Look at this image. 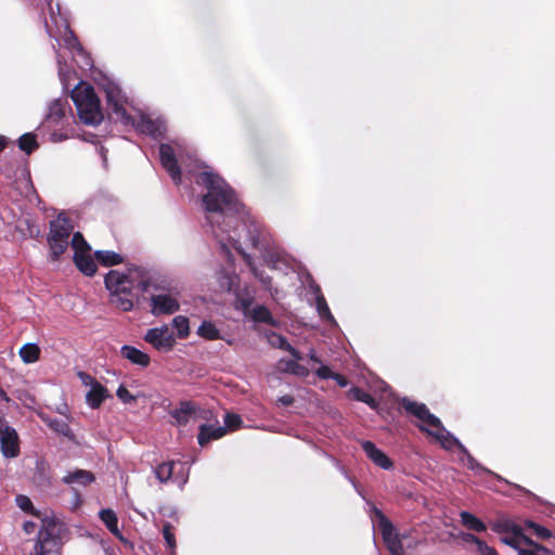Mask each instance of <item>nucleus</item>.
I'll return each mask as SVG.
<instances>
[{"label":"nucleus","mask_w":555,"mask_h":555,"mask_svg":"<svg viewBox=\"0 0 555 555\" xmlns=\"http://www.w3.org/2000/svg\"><path fill=\"white\" fill-rule=\"evenodd\" d=\"M317 375L322 379H332L334 373L326 365H321L317 371Z\"/></svg>","instance_id":"47"},{"label":"nucleus","mask_w":555,"mask_h":555,"mask_svg":"<svg viewBox=\"0 0 555 555\" xmlns=\"http://www.w3.org/2000/svg\"><path fill=\"white\" fill-rule=\"evenodd\" d=\"M43 420L47 423V425L51 429L56 431L57 434L70 439V440L75 439V435L68 425V421L57 420V418H43Z\"/></svg>","instance_id":"27"},{"label":"nucleus","mask_w":555,"mask_h":555,"mask_svg":"<svg viewBox=\"0 0 555 555\" xmlns=\"http://www.w3.org/2000/svg\"><path fill=\"white\" fill-rule=\"evenodd\" d=\"M362 449L367 455V457L377 466L383 469H390L392 467L391 460L379 450L373 442L363 441Z\"/></svg>","instance_id":"16"},{"label":"nucleus","mask_w":555,"mask_h":555,"mask_svg":"<svg viewBox=\"0 0 555 555\" xmlns=\"http://www.w3.org/2000/svg\"><path fill=\"white\" fill-rule=\"evenodd\" d=\"M227 434V428L223 426L206 425L199 426L197 441L201 446H205L211 440L219 439Z\"/></svg>","instance_id":"19"},{"label":"nucleus","mask_w":555,"mask_h":555,"mask_svg":"<svg viewBox=\"0 0 555 555\" xmlns=\"http://www.w3.org/2000/svg\"><path fill=\"white\" fill-rule=\"evenodd\" d=\"M151 313L155 317L173 314L180 309V302L176 295L160 292L150 298Z\"/></svg>","instance_id":"14"},{"label":"nucleus","mask_w":555,"mask_h":555,"mask_svg":"<svg viewBox=\"0 0 555 555\" xmlns=\"http://www.w3.org/2000/svg\"><path fill=\"white\" fill-rule=\"evenodd\" d=\"M70 244L74 249L75 264L85 275L92 276L96 272V263L89 244L79 232L74 233Z\"/></svg>","instance_id":"11"},{"label":"nucleus","mask_w":555,"mask_h":555,"mask_svg":"<svg viewBox=\"0 0 555 555\" xmlns=\"http://www.w3.org/2000/svg\"><path fill=\"white\" fill-rule=\"evenodd\" d=\"M78 377L80 379V382L86 386V387H89L92 388L94 385H96L99 382L93 378L90 374L86 373V372H78Z\"/></svg>","instance_id":"45"},{"label":"nucleus","mask_w":555,"mask_h":555,"mask_svg":"<svg viewBox=\"0 0 555 555\" xmlns=\"http://www.w3.org/2000/svg\"><path fill=\"white\" fill-rule=\"evenodd\" d=\"M81 502H82V500H81V496L78 493V491H74V498H73V502H72L73 508L79 507Z\"/></svg>","instance_id":"53"},{"label":"nucleus","mask_w":555,"mask_h":555,"mask_svg":"<svg viewBox=\"0 0 555 555\" xmlns=\"http://www.w3.org/2000/svg\"><path fill=\"white\" fill-rule=\"evenodd\" d=\"M38 540L31 555H61L60 531L62 524L54 517L42 518Z\"/></svg>","instance_id":"9"},{"label":"nucleus","mask_w":555,"mask_h":555,"mask_svg":"<svg viewBox=\"0 0 555 555\" xmlns=\"http://www.w3.org/2000/svg\"><path fill=\"white\" fill-rule=\"evenodd\" d=\"M47 1V10L50 16V21L44 18L46 29L51 38H54L59 46L67 48L77 63L81 68H89L92 66L91 57L83 51L82 47L78 42V39L74 33L69 29V25L66 18L61 14L59 4L56 11L52 5V0Z\"/></svg>","instance_id":"5"},{"label":"nucleus","mask_w":555,"mask_h":555,"mask_svg":"<svg viewBox=\"0 0 555 555\" xmlns=\"http://www.w3.org/2000/svg\"><path fill=\"white\" fill-rule=\"evenodd\" d=\"M18 146L22 151L30 154L38 146L36 137L33 133L23 134L18 140Z\"/></svg>","instance_id":"36"},{"label":"nucleus","mask_w":555,"mask_h":555,"mask_svg":"<svg viewBox=\"0 0 555 555\" xmlns=\"http://www.w3.org/2000/svg\"><path fill=\"white\" fill-rule=\"evenodd\" d=\"M401 405L418 420L417 425L420 429L434 437L443 449L452 450L453 448H457L461 452V462L465 464L469 469L474 470L476 474H492L469 454L467 449L443 427L441 421L431 414L425 404L411 401L408 398H403Z\"/></svg>","instance_id":"2"},{"label":"nucleus","mask_w":555,"mask_h":555,"mask_svg":"<svg viewBox=\"0 0 555 555\" xmlns=\"http://www.w3.org/2000/svg\"><path fill=\"white\" fill-rule=\"evenodd\" d=\"M332 379L336 380V383L340 387H346L348 385V382H347L346 377L340 375V374L334 373Z\"/></svg>","instance_id":"51"},{"label":"nucleus","mask_w":555,"mask_h":555,"mask_svg":"<svg viewBox=\"0 0 555 555\" xmlns=\"http://www.w3.org/2000/svg\"><path fill=\"white\" fill-rule=\"evenodd\" d=\"M196 183L206 189L203 195L206 220L227 256H230V246L245 258L244 244L258 249L264 247L266 233L261 224L249 216L235 192L219 175L204 170L196 177Z\"/></svg>","instance_id":"1"},{"label":"nucleus","mask_w":555,"mask_h":555,"mask_svg":"<svg viewBox=\"0 0 555 555\" xmlns=\"http://www.w3.org/2000/svg\"><path fill=\"white\" fill-rule=\"evenodd\" d=\"M299 360H296L295 358L293 360H285L281 359L279 361L278 367L282 372L292 373L297 376H308L309 370L298 363Z\"/></svg>","instance_id":"24"},{"label":"nucleus","mask_w":555,"mask_h":555,"mask_svg":"<svg viewBox=\"0 0 555 555\" xmlns=\"http://www.w3.org/2000/svg\"><path fill=\"white\" fill-rule=\"evenodd\" d=\"M153 275L149 270L134 267L120 272L111 270L105 276V286L111 293V302L122 311L133 308V289L146 293L152 285Z\"/></svg>","instance_id":"3"},{"label":"nucleus","mask_w":555,"mask_h":555,"mask_svg":"<svg viewBox=\"0 0 555 555\" xmlns=\"http://www.w3.org/2000/svg\"><path fill=\"white\" fill-rule=\"evenodd\" d=\"M267 262L272 269L281 272H286L287 269L291 268L287 259L280 254H269L267 256Z\"/></svg>","instance_id":"33"},{"label":"nucleus","mask_w":555,"mask_h":555,"mask_svg":"<svg viewBox=\"0 0 555 555\" xmlns=\"http://www.w3.org/2000/svg\"><path fill=\"white\" fill-rule=\"evenodd\" d=\"M372 524L379 529L391 555H404V547L411 548L417 545V541L410 534L399 533L391 521L375 506L372 507Z\"/></svg>","instance_id":"6"},{"label":"nucleus","mask_w":555,"mask_h":555,"mask_svg":"<svg viewBox=\"0 0 555 555\" xmlns=\"http://www.w3.org/2000/svg\"><path fill=\"white\" fill-rule=\"evenodd\" d=\"M525 525H526L528 528L532 529V530L538 526V524H535V522H533V521H531V520H527V521L525 522Z\"/></svg>","instance_id":"60"},{"label":"nucleus","mask_w":555,"mask_h":555,"mask_svg":"<svg viewBox=\"0 0 555 555\" xmlns=\"http://www.w3.org/2000/svg\"><path fill=\"white\" fill-rule=\"evenodd\" d=\"M72 231L73 225L63 214L59 215L55 220L51 221L48 242L53 260H57L67 249Z\"/></svg>","instance_id":"10"},{"label":"nucleus","mask_w":555,"mask_h":555,"mask_svg":"<svg viewBox=\"0 0 555 555\" xmlns=\"http://www.w3.org/2000/svg\"><path fill=\"white\" fill-rule=\"evenodd\" d=\"M268 340H269L270 345H272L273 347L288 351L292 354V357L295 358L296 360L302 359L301 353L297 349H295L293 346H291L287 343V340L285 339V337H283L279 334H275V333H271L268 336Z\"/></svg>","instance_id":"26"},{"label":"nucleus","mask_w":555,"mask_h":555,"mask_svg":"<svg viewBox=\"0 0 555 555\" xmlns=\"http://www.w3.org/2000/svg\"><path fill=\"white\" fill-rule=\"evenodd\" d=\"M163 535L166 541V544L171 550V553H175L176 548V538L172 532V526L170 524H166L163 528Z\"/></svg>","instance_id":"39"},{"label":"nucleus","mask_w":555,"mask_h":555,"mask_svg":"<svg viewBox=\"0 0 555 555\" xmlns=\"http://www.w3.org/2000/svg\"><path fill=\"white\" fill-rule=\"evenodd\" d=\"M175 466H176V463L175 462H166V463H163L160 465H158L155 469V474H156V477L157 479L160 481V482H166L168 481L172 475H173V472H175Z\"/></svg>","instance_id":"34"},{"label":"nucleus","mask_w":555,"mask_h":555,"mask_svg":"<svg viewBox=\"0 0 555 555\" xmlns=\"http://www.w3.org/2000/svg\"><path fill=\"white\" fill-rule=\"evenodd\" d=\"M15 502L22 511L35 514L33 503L28 496L20 494L16 496Z\"/></svg>","instance_id":"41"},{"label":"nucleus","mask_w":555,"mask_h":555,"mask_svg":"<svg viewBox=\"0 0 555 555\" xmlns=\"http://www.w3.org/2000/svg\"><path fill=\"white\" fill-rule=\"evenodd\" d=\"M41 349L35 343H27L18 350V356L25 364H34L40 360Z\"/></svg>","instance_id":"22"},{"label":"nucleus","mask_w":555,"mask_h":555,"mask_svg":"<svg viewBox=\"0 0 555 555\" xmlns=\"http://www.w3.org/2000/svg\"><path fill=\"white\" fill-rule=\"evenodd\" d=\"M519 555H537V553L533 550H524L519 551Z\"/></svg>","instance_id":"59"},{"label":"nucleus","mask_w":555,"mask_h":555,"mask_svg":"<svg viewBox=\"0 0 555 555\" xmlns=\"http://www.w3.org/2000/svg\"><path fill=\"white\" fill-rule=\"evenodd\" d=\"M144 340L156 350L164 352L170 351L176 344L175 335L167 325L147 330Z\"/></svg>","instance_id":"13"},{"label":"nucleus","mask_w":555,"mask_h":555,"mask_svg":"<svg viewBox=\"0 0 555 555\" xmlns=\"http://www.w3.org/2000/svg\"><path fill=\"white\" fill-rule=\"evenodd\" d=\"M0 398L4 401H9V397L7 395V392L0 388Z\"/></svg>","instance_id":"61"},{"label":"nucleus","mask_w":555,"mask_h":555,"mask_svg":"<svg viewBox=\"0 0 555 555\" xmlns=\"http://www.w3.org/2000/svg\"><path fill=\"white\" fill-rule=\"evenodd\" d=\"M107 104L112 111L113 118L125 126H132L139 132L153 138L162 137L166 131V124L163 119H153L147 115L138 113L132 115L129 112V102L122 94L120 88L114 82L105 85Z\"/></svg>","instance_id":"4"},{"label":"nucleus","mask_w":555,"mask_h":555,"mask_svg":"<svg viewBox=\"0 0 555 555\" xmlns=\"http://www.w3.org/2000/svg\"><path fill=\"white\" fill-rule=\"evenodd\" d=\"M533 532L535 533V535L538 538H541V539H548L552 537V533L548 529L538 525L534 529H533Z\"/></svg>","instance_id":"49"},{"label":"nucleus","mask_w":555,"mask_h":555,"mask_svg":"<svg viewBox=\"0 0 555 555\" xmlns=\"http://www.w3.org/2000/svg\"><path fill=\"white\" fill-rule=\"evenodd\" d=\"M96 260L104 266H115L122 262V256L112 250H98L95 251Z\"/></svg>","instance_id":"30"},{"label":"nucleus","mask_w":555,"mask_h":555,"mask_svg":"<svg viewBox=\"0 0 555 555\" xmlns=\"http://www.w3.org/2000/svg\"><path fill=\"white\" fill-rule=\"evenodd\" d=\"M492 530L499 534L521 535V527L511 519H499L492 525Z\"/></svg>","instance_id":"25"},{"label":"nucleus","mask_w":555,"mask_h":555,"mask_svg":"<svg viewBox=\"0 0 555 555\" xmlns=\"http://www.w3.org/2000/svg\"><path fill=\"white\" fill-rule=\"evenodd\" d=\"M120 354L130 361L132 364L146 367L149 366L151 359L150 356L133 346L125 345L120 349Z\"/></svg>","instance_id":"18"},{"label":"nucleus","mask_w":555,"mask_h":555,"mask_svg":"<svg viewBox=\"0 0 555 555\" xmlns=\"http://www.w3.org/2000/svg\"><path fill=\"white\" fill-rule=\"evenodd\" d=\"M72 135L73 133H68L67 131H53L50 135V141L53 143H59L68 139Z\"/></svg>","instance_id":"46"},{"label":"nucleus","mask_w":555,"mask_h":555,"mask_svg":"<svg viewBox=\"0 0 555 555\" xmlns=\"http://www.w3.org/2000/svg\"><path fill=\"white\" fill-rule=\"evenodd\" d=\"M35 528H36V525L31 521H26L24 524V530L26 531V533H31L35 531Z\"/></svg>","instance_id":"55"},{"label":"nucleus","mask_w":555,"mask_h":555,"mask_svg":"<svg viewBox=\"0 0 555 555\" xmlns=\"http://www.w3.org/2000/svg\"><path fill=\"white\" fill-rule=\"evenodd\" d=\"M72 99L75 103L79 119L88 126H96L103 119L100 100L93 88L85 82H79L72 90Z\"/></svg>","instance_id":"7"},{"label":"nucleus","mask_w":555,"mask_h":555,"mask_svg":"<svg viewBox=\"0 0 555 555\" xmlns=\"http://www.w3.org/2000/svg\"><path fill=\"white\" fill-rule=\"evenodd\" d=\"M8 139L4 135H0V152L5 147Z\"/></svg>","instance_id":"57"},{"label":"nucleus","mask_w":555,"mask_h":555,"mask_svg":"<svg viewBox=\"0 0 555 555\" xmlns=\"http://www.w3.org/2000/svg\"><path fill=\"white\" fill-rule=\"evenodd\" d=\"M315 307H317V311L322 320L327 321L332 325H335V326L337 325L336 320L332 315L331 310H330L327 302H326L325 298L323 297V295L319 294L317 296Z\"/></svg>","instance_id":"31"},{"label":"nucleus","mask_w":555,"mask_h":555,"mask_svg":"<svg viewBox=\"0 0 555 555\" xmlns=\"http://www.w3.org/2000/svg\"><path fill=\"white\" fill-rule=\"evenodd\" d=\"M224 423L227 430H235L241 427L242 418L237 414L228 413L224 416Z\"/></svg>","instance_id":"40"},{"label":"nucleus","mask_w":555,"mask_h":555,"mask_svg":"<svg viewBox=\"0 0 555 555\" xmlns=\"http://www.w3.org/2000/svg\"><path fill=\"white\" fill-rule=\"evenodd\" d=\"M172 327L177 331L179 339H185L190 335V322L184 315H177L172 319Z\"/></svg>","instance_id":"32"},{"label":"nucleus","mask_w":555,"mask_h":555,"mask_svg":"<svg viewBox=\"0 0 555 555\" xmlns=\"http://www.w3.org/2000/svg\"><path fill=\"white\" fill-rule=\"evenodd\" d=\"M524 537L526 535L522 532L521 535L507 534L501 538V542L513 547L519 554V551L525 550L520 546V543H524Z\"/></svg>","instance_id":"38"},{"label":"nucleus","mask_w":555,"mask_h":555,"mask_svg":"<svg viewBox=\"0 0 555 555\" xmlns=\"http://www.w3.org/2000/svg\"><path fill=\"white\" fill-rule=\"evenodd\" d=\"M253 319L257 322H264L271 325H274L275 322L270 313V311L263 306H256L253 309Z\"/></svg>","instance_id":"35"},{"label":"nucleus","mask_w":555,"mask_h":555,"mask_svg":"<svg viewBox=\"0 0 555 555\" xmlns=\"http://www.w3.org/2000/svg\"><path fill=\"white\" fill-rule=\"evenodd\" d=\"M57 65H59V76H60V80L63 85V88L65 90L69 89L70 87V83H69V80H70V77L73 75V72L66 67V65H64L60 59V55H57Z\"/></svg>","instance_id":"37"},{"label":"nucleus","mask_w":555,"mask_h":555,"mask_svg":"<svg viewBox=\"0 0 555 555\" xmlns=\"http://www.w3.org/2000/svg\"><path fill=\"white\" fill-rule=\"evenodd\" d=\"M108 397L107 389L98 383L86 393L87 404L92 409H98L103 401Z\"/></svg>","instance_id":"21"},{"label":"nucleus","mask_w":555,"mask_h":555,"mask_svg":"<svg viewBox=\"0 0 555 555\" xmlns=\"http://www.w3.org/2000/svg\"><path fill=\"white\" fill-rule=\"evenodd\" d=\"M279 403L282 405H291L294 402V398L289 395L282 396L278 399Z\"/></svg>","instance_id":"52"},{"label":"nucleus","mask_w":555,"mask_h":555,"mask_svg":"<svg viewBox=\"0 0 555 555\" xmlns=\"http://www.w3.org/2000/svg\"><path fill=\"white\" fill-rule=\"evenodd\" d=\"M159 157L163 167L167 170L175 183L181 182V167L189 173L194 172V168L188 162L192 160V155L186 147L179 142L173 144H162L159 146Z\"/></svg>","instance_id":"8"},{"label":"nucleus","mask_w":555,"mask_h":555,"mask_svg":"<svg viewBox=\"0 0 555 555\" xmlns=\"http://www.w3.org/2000/svg\"><path fill=\"white\" fill-rule=\"evenodd\" d=\"M100 519L105 524L106 528L119 540H122V535L118 529V518L115 512L111 508L101 509L99 513Z\"/></svg>","instance_id":"23"},{"label":"nucleus","mask_w":555,"mask_h":555,"mask_svg":"<svg viewBox=\"0 0 555 555\" xmlns=\"http://www.w3.org/2000/svg\"><path fill=\"white\" fill-rule=\"evenodd\" d=\"M116 396L118 397V399L120 401H122L126 404L135 402V397L132 396L124 385H120L118 387V389L116 391Z\"/></svg>","instance_id":"42"},{"label":"nucleus","mask_w":555,"mask_h":555,"mask_svg":"<svg viewBox=\"0 0 555 555\" xmlns=\"http://www.w3.org/2000/svg\"><path fill=\"white\" fill-rule=\"evenodd\" d=\"M0 451L5 459H15L21 451L16 430L2 416H0Z\"/></svg>","instance_id":"12"},{"label":"nucleus","mask_w":555,"mask_h":555,"mask_svg":"<svg viewBox=\"0 0 555 555\" xmlns=\"http://www.w3.org/2000/svg\"><path fill=\"white\" fill-rule=\"evenodd\" d=\"M462 540L466 543H474L477 546V550L480 547V544L485 543L483 541H481L479 538L472 533H463Z\"/></svg>","instance_id":"48"},{"label":"nucleus","mask_w":555,"mask_h":555,"mask_svg":"<svg viewBox=\"0 0 555 555\" xmlns=\"http://www.w3.org/2000/svg\"><path fill=\"white\" fill-rule=\"evenodd\" d=\"M353 391H354V397L357 400L365 402L371 406L375 405L374 399L367 392L360 390V389H354Z\"/></svg>","instance_id":"44"},{"label":"nucleus","mask_w":555,"mask_h":555,"mask_svg":"<svg viewBox=\"0 0 555 555\" xmlns=\"http://www.w3.org/2000/svg\"><path fill=\"white\" fill-rule=\"evenodd\" d=\"M197 408L190 401H183L180 406L171 411L175 423L179 426L186 425L191 420H195Z\"/></svg>","instance_id":"17"},{"label":"nucleus","mask_w":555,"mask_h":555,"mask_svg":"<svg viewBox=\"0 0 555 555\" xmlns=\"http://www.w3.org/2000/svg\"><path fill=\"white\" fill-rule=\"evenodd\" d=\"M66 113V103L62 100H54L49 105V111L46 116V122L52 126H59L62 124Z\"/></svg>","instance_id":"20"},{"label":"nucleus","mask_w":555,"mask_h":555,"mask_svg":"<svg viewBox=\"0 0 555 555\" xmlns=\"http://www.w3.org/2000/svg\"><path fill=\"white\" fill-rule=\"evenodd\" d=\"M524 543L531 546L530 550H533L535 553H541V554H544V555H550L551 554V551L548 548H546L545 546L541 545V544H538L535 542H533L531 539H529L528 537H524Z\"/></svg>","instance_id":"43"},{"label":"nucleus","mask_w":555,"mask_h":555,"mask_svg":"<svg viewBox=\"0 0 555 555\" xmlns=\"http://www.w3.org/2000/svg\"><path fill=\"white\" fill-rule=\"evenodd\" d=\"M480 555H499L498 552L486 542L477 550Z\"/></svg>","instance_id":"50"},{"label":"nucleus","mask_w":555,"mask_h":555,"mask_svg":"<svg viewBox=\"0 0 555 555\" xmlns=\"http://www.w3.org/2000/svg\"><path fill=\"white\" fill-rule=\"evenodd\" d=\"M196 334L207 340H216L221 338V333L211 321H203L198 326Z\"/></svg>","instance_id":"28"},{"label":"nucleus","mask_w":555,"mask_h":555,"mask_svg":"<svg viewBox=\"0 0 555 555\" xmlns=\"http://www.w3.org/2000/svg\"><path fill=\"white\" fill-rule=\"evenodd\" d=\"M175 480L179 483L180 487H182L188 480V472L183 473L181 476L177 475Z\"/></svg>","instance_id":"54"},{"label":"nucleus","mask_w":555,"mask_h":555,"mask_svg":"<svg viewBox=\"0 0 555 555\" xmlns=\"http://www.w3.org/2000/svg\"><path fill=\"white\" fill-rule=\"evenodd\" d=\"M461 522L463 526H465L467 529L482 532L487 529L483 521H481L479 518H477L475 515L470 514L469 512H461L460 513Z\"/></svg>","instance_id":"29"},{"label":"nucleus","mask_w":555,"mask_h":555,"mask_svg":"<svg viewBox=\"0 0 555 555\" xmlns=\"http://www.w3.org/2000/svg\"><path fill=\"white\" fill-rule=\"evenodd\" d=\"M95 481V476L92 472L86 469H75L68 472L63 478L62 482L72 487L73 491H78L79 488H85Z\"/></svg>","instance_id":"15"},{"label":"nucleus","mask_w":555,"mask_h":555,"mask_svg":"<svg viewBox=\"0 0 555 555\" xmlns=\"http://www.w3.org/2000/svg\"><path fill=\"white\" fill-rule=\"evenodd\" d=\"M67 406L66 405H63L62 408H60L57 411L60 414L64 415L66 421H69V416L67 414Z\"/></svg>","instance_id":"56"},{"label":"nucleus","mask_w":555,"mask_h":555,"mask_svg":"<svg viewBox=\"0 0 555 555\" xmlns=\"http://www.w3.org/2000/svg\"><path fill=\"white\" fill-rule=\"evenodd\" d=\"M309 358L311 361H313L314 363H321L320 359L315 356L314 351L311 350L310 353H309Z\"/></svg>","instance_id":"58"}]
</instances>
